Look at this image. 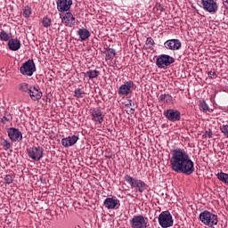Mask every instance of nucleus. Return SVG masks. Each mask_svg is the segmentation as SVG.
Masks as SVG:
<instances>
[{"label": "nucleus", "instance_id": "nucleus-1", "mask_svg": "<svg viewBox=\"0 0 228 228\" xmlns=\"http://www.w3.org/2000/svg\"><path fill=\"white\" fill-rule=\"evenodd\" d=\"M188 156V152L183 149H175L171 152V158L169 159V163L171 167V170L175 172V170L179 167L183 160Z\"/></svg>", "mask_w": 228, "mask_h": 228}, {"label": "nucleus", "instance_id": "nucleus-2", "mask_svg": "<svg viewBox=\"0 0 228 228\" xmlns=\"http://www.w3.org/2000/svg\"><path fill=\"white\" fill-rule=\"evenodd\" d=\"M176 174H184V175H191L195 172V163L190 159V155H187L185 159L180 163V165L174 170Z\"/></svg>", "mask_w": 228, "mask_h": 228}, {"label": "nucleus", "instance_id": "nucleus-3", "mask_svg": "<svg viewBox=\"0 0 228 228\" xmlns=\"http://www.w3.org/2000/svg\"><path fill=\"white\" fill-rule=\"evenodd\" d=\"M200 220L204 224V225H208V227H215V225H218V216L205 210L200 214Z\"/></svg>", "mask_w": 228, "mask_h": 228}, {"label": "nucleus", "instance_id": "nucleus-4", "mask_svg": "<svg viewBox=\"0 0 228 228\" xmlns=\"http://www.w3.org/2000/svg\"><path fill=\"white\" fill-rule=\"evenodd\" d=\"M125 181L130 184L131 188H136L139 193H143V191L147 190V184L145 182L140 179L133 178L129 175H125Z\"/></svg>", "mask_w": 228, "mask_h": 228}, {"label": "nucleus", "instance_id": "nucleus-5", "mask_svg": "<svg viewBox=\"0 0 228 228\" xmlns=\"http://www.w3.org/2000/svg\"><path fill=\"white\" fill-rule=\"evenodd\" d=\"M159 224L162 228H168L174 225V218L172 217V214L169 211H163L159 214Z\"/></svg>", "mask_w": 228, "mask_h": 228}, {"label": "nucleus", "instance_id": "nucleus-6", "mask_svg": "<svg viewBox=\"0 0 228 228\" xmlns=\"http://www.w3.org/2000/svg\"><path fill=\"white\" fill-rule=\"evenodd\" d=\"M27 154L33 161H40L44 158V148L40 146L27 148Z\"/></svg>", "mask_w": 228, "mask_h": 228}, {"label": "nucleus", "instance_id": "nucleus-7", "mask_svg": "<svg viewBox=\"0 0 228 228\" xmlns=\"http://www.w3.org/2000/svg\"><path fill=\"white\" fill-rule=\"evenodd\" d=\"M37 71V66H35V61L33 60H28L21 65L20 68V72L23 76H33V73Z\"/></svg>", "mask_w": 228, "mask_h": 228}, {"label": "nucleus", "instance_id": "nucleus-8", "mask_svg": "<svg viewBox=\"0 0 228 228\" xmlns=\"http://www.w3.org/2000/svg\"><path fill=\"white\" fill-rule=\"evenodd\" d=\"M149 222L147 218L142 215L134 216L132 219H130L131 228H147Z\"/></svg>", "mask_w": 228, "mask_h": 228}, {"label": "nucleus", "instance_id": "nucleus-9", "mask_svg": "<svg viewBox=\"0 0 228 228\" xmlns=\"http://www.w3.org/2000/svg\"><path fill=\"white\" fill-rule=\"evenodd\" d=\"M175 61V59L170 55L161 54L157 58L156 65L159 69H165L168 65H172Z\"/></svg>", "mask_w": 228, "mask_h": 228}, {"label": "nucleus", "instance_id": "nucleus-10", "mask_svg": "<svg viewBox=\"0 0 228 228\" xmlns=\"http://www.w3.org/2000/svg\"><path fill=\"white\" fill-rule=\"evenodd\" d=\"M203 10L208 13H216L218 12V3L216 0H201Z\"/></svg>", "mask_w": 228, "mask_h": 228}, {"label": "nucleus", "instance_id": "nucleus-11", "mask_svg": "<svg viewBox=\"0 0 228 228\" xmlns=\"http://www.w3.org/2000/svg\"><path fill=\"white\" fill-rule=\"evenodd\" d=\"M133 88H134V82L132 80L126 81L119 86L118 95H129V94H132Z\"/></svg>", "mask_w": 228, "mask_h": 228}, {"label": "nucleus", "instance_id": "nucleus-12", "mask_svg": "<svg viewBox=\"0 0 228 228\" xmlns=\"http://www.w3.org/2000/svg\"><path fill=\"white\" fill-rule=\"evenodd\" d=\"M164 116L170 122H177L181 120V112L177 110L169 109L164 111Z\"/></svg>", "mask_w": 228, "mask_h": 228}, {"label": "nucleus", "instance_id": "nucleus-13", "mask_svg": "<svg viewBox=\"0 0 228 228\" xmlns=\"http://www.w3.org/2000/svg\"><path fill=\"white\" fill-rule=\"evenodd\" d=\"M103 206L107 209H118L120 208V200L117 197L106 198Z\"/></svg>", "mask_w": 228, "mask_h": 228}, {"label": "nucleus", "instance_id": "nucleus-14", "mask_svg": "<svg viewBox=\"0 0 228 228\" xmlns=\"http://www.w3.org/2000/svg\"><path fill=\"white\" fill-rule=\"evenodd\" d=\"M7 134L9 136V139L12 142H20V140H22V133L15 127L8 128Z\"/></svg>", "mask_w": 228, "mask_h": 228}, {"label": "nucleus", "instance_id": "nucleus-15", "mask_svg": "<svg viewBox=\"0 0 228 228\" xmlns=\"http://www.w3.org/2000/svg\"><path fill=\"white\" fill-rule=\"evenodd\" d=\"M182 44L179 39H168L164 43V47L169 51H179Z\"/></svg>", "mask_w": 228, "mask_h": 228}, {"label": "nucleus", "instance_id": "nucleus-16", "mask_svg": "<svg viewBox=\"0 0 228 228\" xmlns=\"http://www.w3.org/2000/svg\"><path fill=\"white\" fill-rule=\"evenodd\" d=\"M56 4L58 12H69L72 6V0H57Z\"/></svg>", "mask_w": 228, "mask_h": 228}, {"label": "nucleus", "instance_id": "nucleus-17", "mask_svg": "<svg viewBox=\"0 0 228 228\" xmlns=\"http://www.w3.org/2000/svg\"><path fill=\"white\" fill-rule=\"evenodd\" d=\"M28 95L32 101H40V99H42L43 93L38 86H32L30 91H28Z\"/></svg>", "mask_w": 228, "mask_h": 228}, {"label": "nucleus", "instance_id": "nucleus-18", "mask_svg": "<svg viewBox=\"0 0 228 228\" xmlns=\"http://www.w3.org/2000/svg\"><path fill=\"white\" fill-rule=\"evenodd\" d=\"M61 19L65 26H69V28L76 26V17H74L72 12H66L64 16H61Z\"/></svg>", "mask_w": 228, "mask_h": 228}, {"label": "nucleus", "instance_id": "nucleus-19", "mask_svg": "<svg viewBox=\"0 0 228 228\" xmlns=\"http://www.w3.org/2000/svg\"><path fill=\"white\" fill-rule=\"evenodd\" d=\"M77 140H79L77 135L68 136L61 139V145L66 148L72 147L77 143Z\"/></svg>", "mask_w": 228, "mask_h": 228}, {"label": "nucleus", "instance_id": "nucleus-20", "mask_svg": "<svg viewBox=\"0 0 228 228\" xmlns=\"http://www.w3.org/2000/svg\"><path fill=\"white\" fill-rule=\"evenodd\" d=\"M91 117L94 122H98V124H102V122H104V115H102L101 109H94Z\"/></svg>", "mask_w": 228, "mask_h": 228}, {"label": "nucleus", "instance_id": "nucleus-21", "mask_svg": "<svg viewBox=\"0 0 228 228\" xmlns=\"http://www.w3.org/2000/svg\"><path fill=\"white\" fill-rule=\"evenodd\" d=\"M7 45L11 51H19L20 49V41L19 39H10Z\"/></svg>", "mask_w": 228, "mask_h": 228}, {"label": "nucleus", "instance_id": "nucleus-22", "mask_svg": "<svg viewBox=\"0 0 228 228\" xmlns=\"http://www.w3.org/2000/svg\"><path fill=\"white\" fill-rule=\"evenodd\" d=\"M77 35L82 42H85V40H88V38H90L91 34L90 31L86 28H79L77 30Z\"/></svg>", "mask_w": 228, "mask_h": 228}, {"label": "nucleus", "instance_id": "nucleus-23", "mask_svg": "<svg viewBox=\"0 0 228 228\" xmlns=\"http://www.w3.org/2000/svg\"><path fill=\"white\" fill-rule=\"evenodd\" d=\"M86 77H88L89 79H95L99 77V70L97 69H89L86 73Z\"/></svg>", "mask_w": 228, "mask_h": 228}, {"label": "nucleus", "instance_id": "nucleus-24", "mask_svg": "<svg viewBox=\"0 0 228 228\" xmlns=\"http://www.w3.org/2000/svg\"><path fill=\"white\" fill-rule=\"evenodd\" d=\"M32 86H29V84L23 82L20 84L19 90L20 92H23L24 94H29V91L31 90Z\"/></svg>", "mask_w": 228, "mask_h": 228}, {"label": "nucleus", "instance_id": "nucleus-25", "mask_svg": "<svg viewBox=\"0 0 228 228\" xmlns=\"http://www.w3.org/2000/svg\"><path fill=\"white\" fill-rule=\"evenodd\" d=\"M159 101L160 102L168 103V102H172L173 98H172V95L164 94H160V96L159 97Z\"/></svg>", "mask_w": 228, "mask_h": 228}, {"label": "nucleus", "instance_id": "nucleus-26", "mask_svg": "<svg viewBox=\"0 0 228 228\" xmlns=\"http://www.w3.org/2000/svg\"><path fill=\"white\" fill-rule=\"evenodd\" d=\"M216 177L219 181H221L222 183H224V184H228V174L227 173H218L216 175Z\"/></svg>", "mask_w": 228, "mask_h": 228}, {"label": "nucleus", "instance_id": "nucleus-27", "mask_svg": "<svg viewBox=\"0 0 228 228\" xmlns=\"http://www.w3.org/2000/svg\"><path fill=\"white\" fill-rule=\"evenodd\" d=\"M10 38H12V37L10 36V34L4 30H2L0 32V40H2V42H8V40H10Z\"/></svg>", "mask_w": 228, "mask_h": 228}, {"label": "nucleus", "instance_id": "nucleus-28", "mask_svg": "<svg viewBox=\"0 0 228 228\" xmlns=\"http://www.w3.org/2000/svg\"><path fill=\"white\" fill-rule=\"evenodd\" d=\"M117 56V53L115 52V49L110 48L106 52V60H113Z\"/></svg>", "mask_w": 228, "mask_h": 228}, {"label": "nucleus", "instance_id": "nucleus-29", "mask_svg": "<svg viewBox=\"0 0 228 228\" xmlns=\"http://www.w3.org/2000/svg\"><path fill=\"white\" fill-rule=\"evenodd\" d=\"M74 97L77 99H83V97H85V91H82L81 88L75 89Z\"/></svg>", "mask_w": 228, "mask_h": 228}, {"label": "nucleus", "instance_id": "nucleus-30", "mask_svg": "<svg viewBox=\"0 0 228 228\" xmlns=\"http://www.w3.org/2000/svg\"><path fill=\"white\" fill-rule=\"evenodd\" d=\"M22 12H23V17H25V19H29V17L31 16V7L27 5L23 7Z\"/></svg>", "mask_w": 228, "mask_h": 228}, {"label": "nucleus", "instance_id": "nucleus-31", "mask_svg": "<svg viewBox=\"0 0 228 228\" xmlns=\"http://www.w3.org/2000/svg\"><path fill=\"white\" fill-rule=\"evenodd\" d=\"M12 120V114L8 111H4V117L1 118L2 124H6V122H10Z\"/></svg>", "mask_w": 228, "mask_h": 228}, {"label": "nucleus", "instance_id": "nucleus-32", "mask_svg": "<svg viewBox=\"0 0 228 228\" xmlns=\"http://www.w3.org/2000/svg\"><path fill=\"white\" fill-rule=\"evenodd\" d=\"M51 22H52L51 19L47 17H45L42 20V24L44 28H49L51 26Z\"/></svg>", "mask_w": 228, "mask_h": 228}, {"label": "nucleus", "instance_id": "nucleus-33", "mask_svg": "<svg viewBox=\"0 0 228 228\" xmlns=\"http://www.w3.org/2000/svg\"><path fill=\"white\" fill-rule=\"evenodd\" d=\"M2 145H3L4 149V151H8V149L12 148V143H10L9 141L6 140V139L3 140Z\"/></svg>", "mask_w": 228, "mask_h": 228}, {"label": "nucleus", "instance_id": "nucleus-34", "mask_svg": "<svg viewBox=\"0 0 228 228\" xmlns=\"http://www.w3.org/2000/svg\"><path fill=\"white\" fill-rule=\"evenodd\" d=\"M4 180L5 181L6 184H12V183H13V176L12 175H6L4 177Z\"/></svg>", "mask_w": 228, "mask_h": 228}, {"label": "nucleus", "instance_id": "nucleus-35", "mask_svg": "<svg viewBox=\"0 0 228 228\" xmlns=\"http://www.w3.org/2000/svg\"><path fill=\"white\" fill-rule=\"evenodd\" d=\"M221 132L223 133V134H224L226 138H228V125H223L221 126Z\"/></svg>", "mask_w": 228, "mask_h": 228}, {"label": "nucleus", "instance_id": "nucleus-36", "mask_svg": "<svg viewBox=\"0 0 228 228\" xmlns=\"http://www.w3.org/2000/svg\"><path fill=\"white\" fill-rule=\"evenodd\" d=\"M200 110H202L203 111H208V110H209V107L208 106L206 102H200Z\"/></svg>", "mask_w": 228, "mask_h": 228}, {"label": "nucleus", "instance_id": "nucleus-37", "mask_svg": "<svg viewBox=\"0 0 228 228\" xmlns=\"http://www.w3.org/2000/svg\"><path fill=\"white\" fill-rule=\"evenodd\" d=\"M146 45L152 47L154 45V39H152V37H148L146 39Z\"/></svg>", "mask_w": 228, "mask_h": 228}, {"label": "nucleus", "instance_id": "nucleus-38", "mask_svg": "<svg viewBox=\"0 0 228 228\" xmlns=\"http://www.w3.org/2000/svg\"><path fill=\"white\" fill-rule=\"evenodd\" d=\"M203 138H213V132L207 130L203 134Z\"/></svg>", "mask_w": 228, "mask_h": 228}, {"label": "nucleus", "instance_id": "nucleus-39", "mask_svg": "<svg viewBox=\"0 0 228 228\" xmlns=\"http://www.w3.org/2000/svg\"><path fill=\"white\" fill-rule=\"evenodd\" d=\"M208 77H211L212 79H215L216 77V72L211 70L208 72Z\"/></svg>", "mask_w": 228, "mask_h": 228}, {"label": "nucleus", "instance_id": "nucleus-40", "mask_svg": "<svg viewBox=\"0 0 228 228\" xmlns=\"http://www.w3.org/2000/svg\"><path fill=\"white\" fill-rule=\"evenodd\" d=\"M128 105H130L131 107H133V106H134V103L133 102V101H132V100H129V103H128Z\"/></svg>", "mask_w": 228, "mask_h": 228}, {"label": "nucleus", "instance_id": "nucleus-41", "mask_svg": "<svg viewBox=\"0 0 228 228\" xmlns=\"http://www.w3.org/2000/svg\"><path fill=\"white\" fill-rule=\"evenodd\" d=\"M130 113H132V114L134 113V109L131 108L130 109Z\"/></svg>", "mask_w": 228, "mask_h": 228}, {"label": "nucleus", "instance_id": "nucleus-42", "mask_svg": "<svg viewBox=\"0 0 228 228\" xmlns=\"http://www.w3.org/2000/svg\"><path fill=\"white\" fill-rule=\"evenodd\" d=\"M225 6L228 9V0L225 1Z\"/></svg>", "mask_w": 228, "mask_h": 228}]
</instances>
